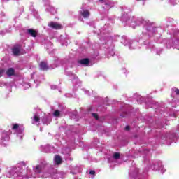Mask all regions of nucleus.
<instances>
[{
  "label": "nucleus",
  "instance_id": "f257e3e1",
  "mask_svg": "<svg viewBox=\"0 0 179 179\" xmlns=\"http://www.w3.org/2000/svg\"><path fill=\"white\" fill-rule=\"evenodd\" d=\"M43 169H44V165L43 164L37 165L34 169L35 173L34 175H30V172H29V176L25 177V178H31V177H33L34 178H36V177H42V178H47V177L50 176V173L41 172V170H43Z\"/></svg>",
  "mask_w": 179,
  "mask_h": 179
},
{
  "label": "nucleus",
  "instance_id": "f03ea898",
  "mask_svg": "<svg viewBox=\"0 0 179 179\" xmlns=\"http://www.w3.org/2000/svg\"><path fill=\"white\" fill-rule=\"evenodd\" d=\"M48 26L49 27H51V29H55V30H59V29H62V25L55 22H50Z\"/></svg>",
  "mask_w": 179,
  "mask_h": 179
},
{
  "label": "nucleus",
  "instance_id": "7ed1b4c3",
  "mask_svg": "<svg viewBox=\"0 0 179 179\" xmlns=\"http://www.w3.org/2000/svg\"><path fill=\"white\" fill-rule=\"evenodd\" d=\"M80 15L83 16V17L87 18L90 16V12H89L87 10L83 9L80 11Z\"/></svg>",
  "mask_w": 179,
  "mask_h": 179
},
{
  "label": "nucleus",
  "instance_id": "20e7f679",
  "mask_svg": "<svg viewBox=\"0 0 179 179\" xmlns=\"http://www.w3.org/2000/svg\"><path fill=\"white\" fill-rule=\"evenodd\" d=\"M55 164H61L62 163V159L59 155H56L54 159Z\"/></svg>",
  "mask_w": 179,
  "mask_h": 179
},
{
  "label": "nucleus",
  "instance_id": "39448f33",
  "mask_svg": "<svg viewBox=\"0 0 179 179\" xmlns=\"http://www.w3.org/2000/svg\"><path fill=\"white\" fill-rule=\"evenodd\" d=\"M40 69H41V71H47V69H48V66H47V63L41 62L40 64Z\"/></svg>",
  "mask_w": 179,
  "mask_h": 179
},
{
  "label": "nucleus",
  "instance_id": "423d86ee",
  "mask_svg": "<svg viewBox=\"0 0 179 179\" xmlns=\"http://www.w3.org/2000/svg\"><path fill=\"white\" fill-rule=\"evenodd\" d=\"M38 122H40V117L38 116V115L35 114L33 117L32 123L33 124H38Z\"/></svg>",
  "mask_w": 179,
  "mask_h": 179
},
{
  "label": "nucleus",
  "instance_id": "0eeeda50",
  "mask_svg": "<svg viewBox=\"0 0 179 179\" xmlns=\"http://www.w3.org/2000/svg\"><path fill=\"white\" fill-rule=\"evenodd\" d=\"M20 53V49L19 48H13V54H14V55H19Z\"/></svg>",
  "mask_w": 179,
  "mask_h": 179
},
{
  "label": "nucleus",
  "instance_id": "6e6552de",
  "mask_svg": "<svg viewBox=\"0 0 179 179\" xmlns=\"http://www.w3.org/2000/svg\"><path fill=\"white\" fill-rule=\"evenodd\" d=\"M6 74L8 75V76H12L13 75H15V70H13V69H9L6 71Z\"/></svg>",
  "mask_w": 179,
  "mask_h": 179
},
{
  "label": "nucleus",
  "instance_id": "1a4fd4ad",
  "mask_svg": "<svg viewBox=\"0 0 179 179\" xmlns=\"http://www.w3.org/2000/svg\"><path fill=\"white\" fill-rule=\"evenodd\" d=\"M28 33L32 36V37H36L37 36V31L33 30V29H29L28 30Z\"/></svg>",
  "mask_w": 179,
  "mask_h": 179
},
{
  "label": "nucleus",
  "instance_id": "9d476101",
  "mask_svg": "<svg viewBox=\"0 0 179 179\" xmlns=\"http://www.w3.org/2000/svg\"><path fill=\"white\" fill-rule=\"evenodd\" d=\"M82 65H89V59H84L80 61Z\"/></svg>",
  "mask_w": 179,
  "mask_h": 179
},
{
  "label": "nucleus",
  "instance_id": "9b49d317",
  "mask_svg": "<svg viewBox=\"0 0 179 179\" xmlns=\"http://www.w3.org/2000/svg\"><path fill=\"white\" fill-rule=\"evenodd\" d=\"M59 114H60L59 110H55V113H54V114H53V115H54L55 117H59Z\"/></svg>",
  "mask_w": 179,
  "mask_h": 179
},
{
  "label": "nucleus",
  "instance_id": "f8f14e48",
  "mask_svg": "<svg viewBox=\"0 0 179 179\" xmlns=\"http://www.w3.org/2000/svg\"><path fill=\"white\" fill-rule=\"evenodd\" d=\"M113 157L114 159H120V153L118 152H115L114 155H113Z\"/></svg>",
  "mask_w": 179,
  "mask_h": 179
},
{
  "label": "nucleus",
  "instance_id": "ddd939ff",
  "mask_svg": "<svg viewBox=\"0 0 179 179\" xmlns=\"http://www.w3.org/2000/svg\"><path fill=\"white\" fill-rule=\"evenodd\" d=\"M130 25L135 29V27H136V22L135 21H133L131 22Z\"/></svg>",
  "mask_w": 179,
  "mask_h": 179
},
{
  "label": "nucleus",
  "instance_id": "4468645a",
  "mask_svg": "<svg viewBox=\"0 0 179 179\" xmlns=\"http://www.w3.org/2000/svg\"><path fill=\"white\" fill-rule=\"evenodd\" d=\"M17 128H19L18 124H13V129H17Z\"/></svg>",
  "mask_w": 179,
  "mask_h": 179
},
{
  "label": "nucleus",
  "instance_id": "2eb2a0df",
  "mask_svg": "<svg viewBox=\"0 0 179 179\" xmlns=\"http://www.w3.org/2000/svg\"><path fill=\"white\" fill-rule=\"evenodd\" d=\"M94 118H95L96 120H99V115L96 113H93L92 114Z\"/></svg>",
  "mask_w": 179,
  "mask_h": 179
},
{
  "label": "nucleus",
  "instance_id": "dca6fc26",
  "mask_svg": "<svg viewBox=\"0 0 179 179\" xmlns=\"http://www.w3.org/2000/svg\"><path fill=\"white\" fill-rule=\"evenodd\" d=\"M159 170H161V173L163 174V173H164V171H166V169H164V168H163V166H161Z\"/></svg>",
  "mask_w": 179,
  "mask_h": 179
},
{
  "label": "nucleus",
  "instance_id": "f3484780",
  "mask_svg": "<svg viewBox=\"0 0 179 179\" xmlns=\"http://www.w3.org/2000/svg\"><path fill=\"white\" fill-rule=\"evenodd\" d=\"M24 87H25V89H29V87H30V85L29 84H24Z\"/></svg>",
  "mask_w": 179,
  "mask_h": 179
},
{
  "label": "nucleus",
  "instance_id": "a211bd4d",
  "mask_svg": "<svg viewBox=\"0 0 179 179\" xmlns=\"http://www.w3.org/2000/svg\"><path fill=\"white\" fill-rule=\"evenodd\" d=\"M5 72L3 69H0V76H2V74Z\"/></svg>",
  "mask_w": 179,
  "mask_h": 179
},
{
  "label": "nucleus",
  "instance_id": "6ab92c4d",
  "mask_svg": "<svg viewBox=\"0 0 179 179\" xmlns=\"http://www.w3.org/2000/svg\"><path fill=\"white\" fill-rule=\"evenodd\" d=\"M94 171H90V174L92 175V176H94Z\"/></svg>",
  "mask_w": 179,
  "mask_h": 179
},
{
  "label": "nucleus",
  "instance_id": "aec40b11",
  "mask_svg": "<svg viewBox=\"0 0 179 179\" xmlns=\"http://www.w3.org/2000/svg\"><path fill=\"white\" fill-rule=\"evenodd\" d=\"M175 92L176 93V94H179V90L178 89L176 90Z\"/></svg>",
  "mask_w": 179,
  "mask_h": 179
},
{
  "label": "nucleus",
  "instance_id": "412c9836",
  "mask_svg": "<svg viewBox=\"0 0 179 179\" xmlns=\"http://www.w3.org/2000/svg\"><path fill=\"white\" fill-rule=\"evenodd\" d=\"M51 89H57V86H55V85H52V86H51Z\"/></svg>",
  "mask_w": 179,
  "mask_h": 179
},
{
  "label": "nucleus",
  "instance_id": "4be33fe9",
  "mask_svg": "<svg viewBox=\"0 0 179 179\" xmlns=\"http://www.w3.org/2000/svg\"><path fill=\"white\" fill-rule=\"evenodd\" d=\"M126 131H129V126L126 127Z\"/></svg>",
  "mask_w": 179,
  "mask_h": 179
},
{
  "label": "nucleus",
  "instance_id": "5701e85b",
  "mask_svg": "<svg viewBox=\"0 0 179 179\" xmlns=\"http://www.w3.org/2000/svg\"><path fill=\"white\" fill-rule=\"evenodd\" d=\"M18 136H20V135H18Z\"/></svg>",
  "mask_w": 179,
  "mask_h": 179
},
{
  "label": "nucleus",
  "instance_id": "b1692460",
  "mask_svg": "<svg viewBox=\"0 0 179 179\" xmlns=\"http://www.w3.org/2000/svg\"><path fill=\"white\" fill-rule=\"evenodd\" d=\"M137 1H141V0H137Z\"/></svg>",
  "mask_w": 179,
  "mask_h": 179
}]
</instances>
